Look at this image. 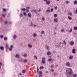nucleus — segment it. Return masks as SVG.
Instances as JSON below:
<instances>
[{
    "label": "nucleus",
    "mask_w": 77,
    "mask_h": 77,
    "mask_svg": "<svg viewBox=\"0 0 77 77\" xmlns=\"http://www.w3.org/2000/svg\"><path fill=\"white\" fill-rule=\"evenodd\" d=\"M66 74L67 72V74L69 75H71L72 74V69L71 68H68L66 71Z\"/></svg>",
    "instance_id": "obj_1"
},
{
    "label": "nucleus",
    "mask_w": 77,
    "mask_h": 77,
    "mask_svg": "<svg viewBox=\"0 0 77 77\" xmlns=\"http://www.w3.org/2000/svg\"><path fill=\"white\" fill-rule=\"evenodd\" d=\"M42 63H43V64H44L45 63V59H46V58L45 57H43L42 58Z\"/></svg>",
    "instance_id": "obj_2"
},
{
    "label": "nucleus",
    "mask_w": 77,
    "mask_h": 77,
    "mask_svg": "<svg viewBox=\"0 0 77 77\" xmlns=\"http://www.w3.org/2000/svg\"><path fill=\"white\" fill-rule=\"evenodd\" d=\"M14 57L15 58H19L20 57V55L18 54H17L14 55Z\"/></svg>",
    "instance_id": "obj_3"
},
{
    "label": "nucleus",
    "mask_w": 77,
    "mask_h": 77,
    "mask_svg": "<svg viewBox=\"0 0 77 77\" xmlns=\"http://www.w3.org/2000/svg\"><path fill=\"white\" fill-rule=\"evenodd\" d=\"M66 65L67 66L72 67V66L70 65V63L69 62L67 63H66Z\"/></svg>",
    "instance_id": "obj_4"
},
{
    "label": "nucleus",
    "mask_w": 77,
    "mask_h": 77,
    "mask_svg": "<svg viewBox=\"0 0 77 77\" xmlns=\"http://www.w3.org/2000/svg\"><path fill=\"white\" fill-rule=\"evenodd\" d=\"M13 45H11L10 46V48H9V51H12V48H13Z\"/></svg>",
    "instance_id": "obj_5"
},
{
    "label": "nucleus",
    "mask_w": 77,
    "mask_h": 77,
    "mask_svg": "<svg viewBox=\"0 0 77 77\" xmlns=\"http://www.w3.org/2000/svg\"><path fill=\"white\" fill-rule=\"evenodd\" d=\"M72 52L73 53V54H75V49H73Z\"/></svg>",
    "instance_id": "obj_6"
},
{
    "label": "nucleus",
    "mask_w": 77,
    "mask_h": 77,
    "mask_svg": "<svg viewBox=\"0 0 77 77\" xmlns=\"http://www.w3.org/2000/svg\"><path fill=\"white\" fill-rule=\"evenodd\" d=\"M46 5H50V2L49 1H47L46 2Z\"/></svg>",
    "instance_id": "obj_7"
},
{
    "label": "nucleus",
    "mask_w": 77,
    "mask_h": 77,
    "mask_svg": "<svg viewBox=\"0 0 77 77\" xmlns=\"http://www.w3.org/2000/svg\"><path fill=\"white\" fill-rule=\"evenodd\" d=\"M13 39H16V38H17V35L14 34V35L13 36Z\"/></svg>",
    "instance_id": "obj_8"
},
{
    "label": "nucleus",
    "mask_w": 77,
    "mask_h": 77,
    "mask_svg": "<svg viewBox=\"0 0 77 77\" xmlns=\"http://www.w3.org/2000/svg\"><path fill=\"white\" fill-rule=\"evenodd\" d=\"M0 49L1 50H4L5 48H4V47L1 46L0 47Z\"/></svg>",
    "instance_id": "obj_9"
},
{
    "label": "nucleus",
    "mask_w": 77,
    "mask_h": 77,
    "mask_svg": "<svg viewBox=\"0 0 77 77\" xmlns=\"http://www.w3.org/2000/svg\"><path fill=\"white\" fill-rule=\"evenodd\" d=\"M28 16L29 18H31L32 17V15H31V14L30 13H28Z\"/></svg>",
    "instance_id": "obj_10"
},
{
    "label": "nucleus",
    "mask_w": 77,
    "mask_h": 77,
    "mask_svg": "<svg viewBox=\"0 0 77 77\" xmlns=\"http://www.w3.org/2000/svg\"><path fill=\"white\" fill-rule=\"evenodd\" d=\"M70 44L71 45H74V42H70Z\"/></svg>",
    "instance_id": "obj_11"
},
{
    "label": "nucleus",
    "mask_w": 77,
    "mask_h": 77,
    "mask_svg": "<svg viewBox=\"0 0 77 77\" xmlns=\"http://www.w3.org/2000/svg\"><path fill=\"white\" fill-rule=\"evenodd\" d=\"M73 58V56H70L69 57V59H70V60H71V59H72Z\"/></svg>",
    "instance_id": "obj_12"
},
{
    "label": "nucleus",
    "mask_w": 77,
    "mask_h": 77,
    "mask_svg": "<svg viewBox=\"0 0 77 77\" xmlns=\"http://www.w3.org/2000/svg\"><path fill=\"white\" fill-rule=\"evenodd\" d=\"M74 5H77V0H75L74 2Z\"/></svg>",
    "instance_id": "obj_13"
},
{
    "label": "nucleus",
    "mask_w": 77,
    "mask_h": 77,
    "mask_svg": "<svg viewBox=\"0 0 77 77\" xmlns=\"http://www.w3.org/2000/svg\"><path fill=\"white\" fill-rule=\"evenodd\" d=\"M50 54H51V52L50 51L48 52L47 53V55L48 56H49V55H50Z\"/></svg>",
    "instance_id": "obj_14"
},
{
    "label": "nucleus",
    "mask_w": 77,
    "mask_h": 77,
    "mask_svg": "<svg viewBox=\"0 0 77 77\" xmlns=\"http://www.w3.org/2000/svg\"><path fill=\"white\" fill-rule=\"evenodd\" d=\"M58 21V20L56 18H55L54 19V22H55V23H57V21Z\"/></svg>",
    "instance_id": "obj_15"
},
{
    "label": "nucleus",
    "mask_w": 77,
    "mask_h": 77,
    "mask_svg": "<svg viewBox=\"0 0 77 77\" xmlns=\"http://www.w3.org/2000/svg\"><path fill=\"white\" fill-rule=\"evenodd\" d=\"M21 10H22V11H26V8H21Z\"/></svg>",
    "instance_id": "obj_16"
},
{
    "label": "nucleus",
    "mask_w": 77,
    "mask_h": 77,
    "mask_svg": "<svg viewBox=\"0 0 77 77\" xmlns=\"http://www.w3.org/2000/svg\"><path fill=\"white\" fill-rule=\"evenodd\" d=\"M54 18H57V14H55L54 15Z\"/></svg>",
    "instance_id": "obj_17"
},
{
    "label": "nucleus",
    "mask_w": 77,
    "mask_h": 77,
    "mask_svg": "<svg viewBox=\"0 0 77 77\" xmlns=\"http://www.w3.org/2000/svg\"><path fill=\"white\" fill-rule=\"evenodd\" d=\"M28 47H29V48H32V45L30 44L28 45Z\"/></svg>",
    "instance_id": "obj_18"
},
{
    "label": "nucleus",
    "mask_w": 77,
    "mask_h": 77,
    "mask_svg": "<svg viewBox=\"0 0 77 77\" xmlns=\"http://www.w3.org/2000/svg\"><path fill=\"white\" fill-rule=\"evenodd\" d=\"M42 74V71H40L38 72V74H39V75H41V74Z\"/></svg>",
    "instance_id": "obj_19"
},
{
    "label": "nucleus",
    "mask_w": 77,
    "mask_h": 77,
    "mask_svg": "<svg viewBox=\"0 0 77 77\" xmlns=\"http://www.w3.org/2000/svg\"><path fill=\"white\" fill-rule=\"evenodd\" d=\"M68 18L70 20H72V17H71L70 16H68Z\"/></svg>",
    "instance_id": "obj_20"
},
{
    "label": "nucleus",
    "mask_w": 77,
    "mask_h": 77,
    "mask_svg": "<svg viewBox=\"0 0 77 77\" xmlns=\"http://www.w3.org/2000/svg\"><path fill=\"white\" fill-rule=\"evenodd\" d=\"M52 60V58H49L48 60V61L49 62H51Z\"/></svg>",
    "instance_id": "obj_21"
},
{
    "label": "nucleus",
    "mask_w": 77,
    "mask_h": 77,
    "mask_svg": "<svg viewBox=\"0 0 77 77\" xmlns=\"http://www.w3.org/2000/svg\"><path fill=\"white\" fill-rule=\"evenodd\" d=\"M44 66H40V69H44Z\"/></svg>",
    "instance_id": "obj_22"
},
{
    "label": "nucleus",
    "mask_w": 77,
    "mask_h": 77,
    "mask_svg": "<svg viewBox=\"0 0 77 77\" xmlns=\"http://www.w3.org/2000/svg\"><path fill=\"white\" fill-rule=\"evenodd\" d=\"M23 62L24 63H26V62H27V60L26 59L24 60Z\"/></svg>",
    "instance_id": "obj_23"
},
{
    "label": "nucleus",
    "mask_w": 77,
    "mask_h": 77,
    "mask_svg": "<svg viewBox=\"0 0 77 77\" xmlns=\"http://www.w3.org/2000/svg\"><path fill=\"white\" fill-rule=\"evenodd\" d=\"M69 15H70V16H72V14L70 12H69Z\"/></svg>",
    "instance_id": "obj_24"
},
{
    "label": "nucleus",
    "mask_w": 77,
    "mask_h": 77,
    "mask_svg": "<svg viewBox=\"0 0 77 77\" xmlns=\"http://www.w3.org/2000/svg\"><path fill=\"white\" fill-rule=\"evenodd\" d=\"M4 41H7V39H8V38L7 37H5L4 39Z\"/></svg>",
    "instance_id": "obj_25"
},
{
    "label": "nucleus",
    "mask_w": 77,
    "mask_h": 77,
    "mask_svg": "<svg viewBox=\"0 0 77 77\" xmlns=\"http://www.w3.org/2000/svg\"><path fill=\"white\" fill-rule=\"evenodd\" d=\"M27 54H25L23 55V56L24 57H27Z\"/></svg>",
    "instance_id": "obj_26"
},
{
    "label": "nucleus",
    "mask_w": 77,
    "mask_h": 77,
    "mask_svg": "<svg viewBox=\"0 0 77 77\" xmlns=\"http://www.w3.org/2000/svg\"><path fill=\"white\" fill-rule=\"evenodd\" d=\"M26 72V70H22V73L23 74H24V73H25Z\"/></svg>",
    "instance_id": "obj_27"
},
{
    "label": "nucleus",
    "mask_w": 77,
    "mask_h": 77,
    "mask_svg": "<svg viewBox=\"0 0 77 77\" xmlns=\"http://www.w3.org/2000/svg\"><path fill=\"white\" fill-rule=\"evenodd\" d=\"M23 15H25V16H27V14L25 12H23Z\"/></svg>",
    "instance_id": "obj_28"
},
{
    "label": "nucleus",
    "mask_w": 77,
    "mask_h": 77,
    "mask_svg": "<svg viewBox=\"0 0 77 77\" xmlns=\"http://www.w3.org/2000/svg\"><path fill=\"white\" fill-rule=\"evenodd\" d=\"M33 11L35 12V14H37V11H36V10H33Z\"/></svg>",
    "instance_id": "obj_29"
},
{
    "label": "nucleus",
    "mask_w": 77,
    "mask_h": 77,
    "mask_svg": "<svg viewBox=\"0 0 77 77\" xmlns=\"http://www.w3.org/2000/svg\"><path fill=\"white\" fill-rule=\"evenodd\" d=\"M53 11H54V10L53 9V8H52L51 10V12H53Z\"/></svg>",
    "instance_id": "obj_30"
},
{
    "label": "nucleus",
    "mask_w": 77,
    "mask_h": 77,
    "mask_svg": "<svg viewBox=\"0 0 77 77\" xmlns=\"http://www.w3.org/2000/svg\"><path fill=\"white\" fill-rule=\"evenodd\" d=\"M30 26H33V23H32V22H31V25H30Z\"/></svg>",
    "instance_id": "obj_31"
},
{
    "label": "nucleus",
    "mask_w": 77,
    "mask_h": 77,
    "mask_svg": "<svg viewBox=\"0 0 77 77\" xmlns=\"http://www.w3.org/2000/svg\"><path fill=\"white\" fill-rule=\"evenodd\" d=\"M63 43L64 44V45H66V42H65V40H64L63 41Z\"/></svg>",
    "instance_id": "obj_32"
},
{
    "label": "nucleus",
    "mask_w": 77,
    "mask_h": 77,
    "mask_svg": "<svg viewBox=\"0 0 77 77\" xmlns=\"http://www.w3.org/2000/svg\"><path fill=\"white\" fill-rule=\"evenodd\" d=\"M36 36H37V35L36 34V33H34L33 35V36H34V37H36Z\"/></svg>",
    "instance_id": "obj_33"
},
{
    "label": "nucleus",
    "mask_w": 77,
    "mask_h": 77,
    "mask_svg": "<svg viewBox=\"0 0 77 77\" xmlns=\"http://www.w3.org/2000/svg\"><path fill=\"white\" fill-rule=\"evenodd\" d=\"M46 49H47L48 50H50V49H49V47L48 46H47Z\"/></svg>",
    "instance_id": "obj_34"
},
{
    "label": "nucleus",
    "mask_w": 77,
    "mask_h": 77,
    "mask_svg": "<svg viewBox=\"0 0 77 77\" xmlns=\"http://www.w3.org/2000/svg\"><path fill=\"white\" fill-rule=\"evenodd\" d=\"M74 29L75 30H77V26H75L74 27Z\"/></svg>",
    "instance_id": "obj_35"
},
{
    "label": "nucleus",
    "mask_w": 77,
    "mask_h": 77,
    "mask_svg": "<svg viewBox=\"0 0 77 77\" xmlns=\"http://www.w3.org/2000/svg\"><path fill=\"white\" fill-rule=\"evenodd\" d=\"M26 12H27V13H28V12H29V10H28V9H26Z\"/></svg>",
    "instance_id": "obj_36"
},
{
    "label": "nucleus",
    "mask_w": 77,
    "mask_h": 77,
    "mask_svg": "<svg viewBox=\"0 0 77 77\" xmlns=\"http://www.w3.org/2000/svg\"><path fill=\"white\" fill-rule=\"evenodd\" d=\"M73 77H77V74H75L73 75Z\"/></svg>",
    "instance_id": "obj_37"
},
{
    "label": "nucleus",
    "mask_w": 77,
    "mask_h": 77,
    "mask_svg": "<svg viewBox=\"0 0 77 77\" xmlns=\"http://www.w3.org/2000/svg\"><path fill=\"white\" fill-rule=\"evenodd\" d=\"M46 12H50V10H47Z\"/></svg>",
    "instance_id": "obj_38"
},
{
    "label": "nucleus",
    "mask_w": 77,
    "mask_h": 77,
    "mask_svg": "<svg viewBox=\"0 0 77 77\" xmlns=\"http://www.w3.org/2000/svg\"><path fill=\"white\" fill-rule=\"evenodd\" d=\"M5 24H7L8 22L7 21H5Z\"/></svg>",
    "instance_id": "obj_39"
},
{
    "label": "nucleus",
    "mask_w": 77,
    "mask_h": 77,
    "mask_svg": "<svg viewBox=\"0 0 77 77\" xmlns=\"http://www.w3.org/2000/svg\"><path fill=\"white\" fill-rule=\"evenodd\" d=\"M34 58L35 59H38V57H37V56H34Z\"/></svg>",
    "instance_id": "obj_40"
},
{
    "label": "nucleus",
    "mask_w": 77,
    "mask_h": 77,
    "mask_svg": "<svg viewBox=\"0 0 77 77\" xmlns=\"http://www.w3.org/2000/svg\"><path fill=\"white\" fill-rule=\"evenodd\" d=\"M3 11H4V12H5V11H6V9H5V8H3Z\"/></svg>",
    "instance_id": "obj_41"
},
{
    "label": "nucleus",
    "mask_w": 77,
    "mask_h": 77,
    "mask_svg": "<svg viewBox=\"0 0 77 77\" xmlns=\"http://www.w3.org/2000/svg\"><path fill=\"white\" fill-rule=\"evenodd\" d=\"M37 72H38V71H39V69L38 68V67L37 68Z\"/></svg>",
    "instance_id": "obj_42"
},
{
    "label": "nucleus",
    "mask_w": 77,
    "mask_h": 77,
    "mask_svg": "<svg viewBox=\"0 0 77 77\" xmlns=\"http://www.w3.org/2000/svg\"><path fill=\"white\" fill-rule=\"evenodd\" d=\"M72 32V28H71L69 31V32Z\"/></svg>",
    "instance_id": "obj_43"
},
{
    "label": "nucleus",
    "mask_w": 77,
    "mask_h": 77,
    "mask_svg": "<svg viewBox=\"0 0 77 77\" xmlns=\"http://www.w3.org/2000/svg\"><path fill=\"white\" fill-rule=\"evenodd\" d=\"M1 38H3V35H0Z\"/></svg>",
    "instance_id": "obj_44"
},
{
    "label": "nucleus",
    "mask_w": 77,
    "mask_h": 77,
    "mask_svg": "<svg viewBox=\"0 0 77 77\" xmlns=\"http://www.w3.org/2000/svg\"><path fill=\"white\" fill-rule=\"evenodd\" d=\"M20 61V62H23V59L22 58H21Z\"/></svg>",
    "instance_id": "obj_45"
},
{
    "label": "nucleus",
    "mask_w": 77,
    "mask_h": 77,
    "mask_svg": "<svg viewBox=\"0 0 77 77\" xmlns=\"http://www.w3.org/2000/svg\"><path fill=\"white\" fill-rule=\"evenodd\" d=\"M26 9H30V7H27L26 8Z\"/></svg>",
    "instance_id": "obj_46"
},
{
    "label": "nucleus",
    "mask_w": 77,
    "mask_h": 77,
    "mask_svg": "<svg viewBox=\"0 0 77 77\" xmlns=\"http://www.w3.org/2000/svg\"><path fill=\"white\" fill-rule=\"evenodd\" d=\"M42 19L43 21H44L45 20V18L44 17L42 18Z\"/></svg>",
    "instance_id": "obj_47"
},
{
    "label": "nucleus",
    "mask_w": 77,
    "mask_h": 77,
    "mask_svg": "<svg viewBox=\"0 0 77 77\" xmlns=\"http://www.w3.org/2000/svg\"><path fill=\"white\" fill-rule=\"evenodd\" d=\"M33 65H35V64H31V65H30V66H33Z\"/></svg>",
    "instance_id": "obj_48"
},
{
    "label": "nucleus",
    "mask_w": 77,
    "mask_h": 77,
    "mask_svg": "<svg viewBox=\"0 0 77 77\" xmlns=\"http://www.w3.org/2000/svg\"><path fill=\"white\" fill-rule=\"evenodd\" d=\"M2 15L3 17H5V15L3 14H2Z\"/></svg>",
    "instance_id": "obj_49"
},
{
    "label": "nucleus",
    "mask_w": 77,
    "mask_h": 77,
    "mask_svg": "<svg viewBox=\"0 0 77 77\" xmlns=\"http://www.w3.org/2000/svg\"><path fill=\"white\" fill-rule=\"evenodd\" d=\"M20 17H23V14H20Z\"/></svg>",
    "instance_id": "obj_50"
},
{
    "label": "nucleus",
    "mask_w": 77,
    "mask_h": 77,
    "mask_svg": "<svg viewBox=\"0 0 77 77\" xmlns=\"http://www.w3.org/2000/svg\"><path fill=\"white\" fill-rule=\"evenodd\" d=\"M44 32L43 31H42L41 34H44Z\"/></svg>",
    "instance_id": "obj_51"
},
{
    "label": "nucleus",
    "mask_w": 77,
    "mask_h": 77,
    "mask_svg": "<svg viewBox=\"0 0 77 77\" xmlns=\"http://www.w3.org/2000/svg\"><path fill=\"white\" fill-rule=\"evenodd\" d=\"M66 3H67V4L69 3V1H66Z\"/></svg>",
    "instance_id": "obj_52"
},
{
    "label": "nucleus",
    "mask_w": 77,
    "mask_h": 77,
    "mask_svg": "<svg viewBox=\"0 0 77 77\" xmlns=\"http://www.w3.org/2000/svg\"><path fill=\"white\" fill-rule=\"evenodd\" d=\"M6 47L7 48H8V45L7 44H6Z\"/></svg>",
    "instance_id": "obj_53"
},
{
    "label": "nucleus",
    "mask_w": 77,
    "mask_h": 77,
    "mask_svg": "<svg viewBox=\"0 0 77 77\" xmlns=\"http://www.w3.org/2000/svg\"><path fill=\"white\" fill-rule=\"evenodd\" d=\"M51 71L52 72H53V71H54V70L53 69H51Z\"/></svg>",
    "instance_id": "obj_54"
},
{
    "label": "nucleus",
    "mask_w": 77,
    "mask_h": 77,
    "mask_svg": "<svg viewBox=\"0 0 77 77\" xmlns=\"http://www.w3.org/2000/svg\"><path fill=\"white\" fill-rule=\"evenodd\" d=\"M50 9V7H48V10H49Z\"/></svg>",
    "instance_id": "obj_55"
},
{
    "label": "nucleus",
    "mask_w": 77,
    "mask_h": 77,
    "mask_svg": "<svg viewBox=\"0 0 77 77\" xmlns=\"http://www.w3.org/2000/svg\"><path fill=\"white\" fill-rule=\"evenodd\" d=\"M40 77H42V75H39Z\"/></svg>",
    "instance_id": "obj_56"
},
{
    "label": "nucleus",
    "mask_w": 77,
    "mask_h": 77,
    "mask_svg": "<svg viewBox=\"0 0 77 77\" xmlns=\"http://www.w3.org/2000/svg\"><path fill=\"white\" fill-rule=\"evenodd\" d=\"M41 9H39V10H38V12H41Z\"/></svg>",
    "instance_id": "obj_57"
},
{
    "label": "nucleus",
    "mask_w": 77,
    "mask_h": 77,
    "mask_svg": "<svg viewBox=\"0 0 77 77\" xmlns=\"http://www.w3.org/2000/svg\"><path fill=\"white\" fill-rule=\"evenodd\" d=\"M55 9H57V7L56 6L55 7Z\"/></svg>",
    "instance_id": "obj_58"
},
{
    "label": "nucleus",
    "mask_w": 77,
    "mask_h": 77,
    "mask_svg": "<svg viewBox=\"0 0 77 77\" xmlns=\"http://www.w3.org/2000/svg\"><path fill=\"white\" fill-rule=\"evenodd\" d=\"M61 31H62V32H64V30L63 29H62L61 30Z\"/></svg>",
    "instance_id": "obj_59"
},
{
    "label": "nucleus",
    "mask_w": 77,
    "mask_h": 77,
    "mask_svg": "<svg viewBox=\"0 0 77 77\" xmlns=\"http://www.w3.org/2000/svg\"><path fill=\"white\" fill-rule=\"evenodd\" d=\"M51 68H53V65L51 66Z\"/></svg>",
    "instance_id": "obj_60"
},
{
    "label": "nucleus",
    "mask_w": 77,
    "mask_h": 77,
    "mask_svg": "<svg viewBox=\"0 0 77 77\" xmlns=\"http://www.w3.org/2000/svg\"><path fill=\"white\" fill-rule=\"evenodd\" d=\"M0 65L1 66H2V63H0Z\"/></svg>",
    "instance_id": "obj_61"
},
{
    "label": "nucleus",
    "mask_w": 77,
    "mask_h": 77,
    "mask_svg": "<svg viewBox=\"0 0 77 77\" xmlns=\"http://www.w3.org/2000/svg\"><path fill=\"white\" fill-rule=\"evenodd\" d=\"M53 53H56V51H53Z\"/></svg>",
    "instance_id": "obj_62"
},
{
    "label": "nucleus",
    "mask_w": 77,
    "mask_h": 77,
    "mask_svg": "<svg viewBox=\"0 0 77 77\" xmlns=\"http://www.w3.org/2000/svg\"><path fill=\"white\" fill-rule=\"evenodd\" d=\"M44 2H46V1H48V0H43Z\"/></svg>",
    "instance_id": "obj_63"
},
{
    "label": "nucleus",
    "mask_w": 77,
    "mask_h": 77,
    "mask_svg": "<svg viewBox=\"0 0 77 77\" xmlns=\"http://www.w3.org/2000/svg\"><path fill=\"white\" fill-rule=\"evenodd\" d=\"M46 73H48V71H46Z\"/></svg>",
    "instance_id": "obj_64"
}]
</instances>
